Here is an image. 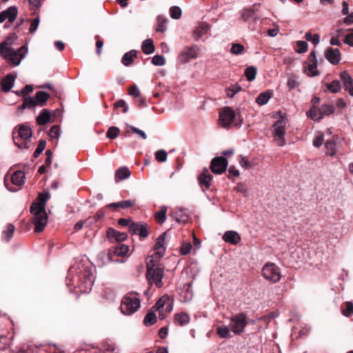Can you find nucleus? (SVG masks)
Masks as SVG:
<instances>
[{
	"label": "nucleus",
	"mask_w": 353,
	"mask_h": 353,
	"mask_svg": "<svg viewBox=\"0 0 353 353\" xmlns=\"http://www.w3.org/2000/svg\"><path fill=\"white\" fill-rule=\"evenodd\" d=\"M325 148L327 151V153L330 156H334L336 152V143L332 141H327L325 144Z\"/></svg>",
	"instance_id": "de8ad7c7"
},
{
	"label": "nucleus",
	"mask_w": 353,
	"mask_h": 353,
	"mask_svg": "<svg viewBox=\"0 0 353 353\" xmlns=\"http://www.w3.org/2000/svg\"><path fill=\"white\" fill-rule=\"evenodd\" d=\"M13 338V334L10 333L8 329L0 321V350H3L7 349Z\"/></svg>",
	"instance_id": "4468645a"
},
{
	"label": "nucleus",
	"mask_w": 353,
	"mask_h": 353,
	"mask_svg": "<svg viewBox=\"0 0 353 353\" xmlns=\"http://www.w3.org/2000/svg\"><path fill=\"white\" fill-rule=\"evenodd\" d=\"M325 57L333 65L338 64L341 61V52L338 48H327L325 52Z\"/></svg>",
	"instance_id": "aec40b11"
},
{
	"label": "nucleus",
	"mask_w": 353,
	"mask_h": 353,
	"mask_svg": "<svg viewBox=\"0 0 353 353\" xmlns=\"http://www.w3.org/2000/svg\"><path fill=\"white\" fill-rule=\"evenodd\" d=\"M334 111V108L332 105L324 104L320 108V113H321L323 117L324 116H328L332 114Z\"/></svg>",
	"instance_id": "09e8293b"
},
{
	"label": "nucleus",
	"mask_w": 353,
	"mask_h": 353,
	"mask_svg": "<svg viewBox=\"0 0 353 353\" xmlns=\"http://www.w3.org/2000/svg\"><path fill=\"white\" fill-rule=\"evenodd\" d=\"M173 309V299L165 294L156 302V311L159 312V318L163 320L165 317V313L170 312Z\"/></svg>",
	"instance_id": "6e6552de"
},
{
	"label": "nucleus",
	"mask_w": 353,
	"mask_h": 353,
	"mask_svg": "<svg viewBox=\"0 0 353 353\" xmlns=\"http://www.w3.org/2000/svg\"><path fill=\"white\" fill-rule=\"evenodd\" d=\"M257 69L254 66H249L245 70V76L248 81H253L256 74Z\"/></svg>",
	"instance_id": "37998d69"
},
{
	"label": "nucleus",
	"mask_w": 353,
	"mask_h": 353,
	"mask_svg": "<svg viewBox=\"0 0 353 353\" xmlns=\"http://www.w3.org/2000/svg\"><path fill=\"white\" fill-rule=\"evenodd\" d=\"M147 267L146 279L149 285V288L144 291V295L147 297L149 296L150 288L152 287L154 283V255L150 254L145 259Z\"/></svg>",
	"instance_id": "9d476101"
},
{
	"label": "nucleus",
	"mask_w": 353,
	"mask_h": 353,
	"mask_svg": "<svg viewBox=\"0 0 353 353\" xmlns=\"http://www.w3.org/2000/svg\"><path fill=\"white\" fill-rule=\"evenodd\" d=\"M223 239L227 243L236 245L241 241V236L238 232L230 230L225 232Z\"/></svg>",
	"instance_id": "b1692460"
},
{
	"label": "nucleus",
	"mask_w": 353,
	"mask_h": 353,
	"mask_svg": "<svg viewBox=\"0 0 353 353\" xmlns=\"http://www.w3.org/2000/svg\"><path fill=\"white\" fill-rule=\"evenodd\" d=\"M165 277V268L160 265H156V288H160L163 285V279Z\"/></svg>",
	"instance_id": "bb28decb"
},
{
	"label": "nucleus",
	"mask_w": 353,
	"mask_h": 353,
	"mask_svg": "<svg viewBox=\"0 0 353 353\" xmlns=\"http://www.w3.org/2000/svg\"><path fill=\"white\" fill-rule=\"evenodd\" d=\"M128 94L133 97L134 99L139 97L141 95L140 90L137 85H132L128 89Z\"/></svg>",
	"instance_id": "e2e57ef3"
},
{
	"label": "nucleus",
	"mask_w": 353,
	"mask_h": 353,
	"mask_svg": "<svg viewBox=\"0 0 353 353\" xmlns=\"http://www.w3.org/2000/svg\"><path fill=\"white\" fill-rule=\"evenodd\" d=\"M167 207L165 205H162L160 208V210L158 212H156V221L162 224L165 222L166 219V213H167Z\"/></svg>",
	"instance_id": "a19ab883"
},
{
	"label": "nucleus",
	"mask_w": 353,
	"mask_h": 353,
	"mask_svg": "<svg viewBox=\"0 0 353 353\" xmlns=\"http://www.w3.org/2000/svg\"><path fill=\"white\" fill-rule=\"evenodd\" d=\"M154 305H153L150 312L146 314L143 319V323L146 326L154 324Z\"/></svg>",
	"instance_id": "79ce46f5"
},
{
	"label": "nucleus",
	"mask_w": 353,
	"mask_h": 353,
	"mask_svg": "<svg viewBox=\"0 0 353 353\" xmlns=\"http://www.w3.org/2000/svg\"><path fill=\"white\" fill-rule=\"evenodd\" d=\"M307 114L314 121H319L323 118L321 113H320V108L319 110H316L314 108H311L307 112Z\"/></svg>",
	"instance_id": "3c124183"
},
{
	"label": "nucleus",
	"mask_w": 353,
	"mask_h": 353,
	"mask_svg": "<svg viewBox=\"0 0 353 353\" xmlns=\"http://www.w3.org/2000/svg\"><path fill=\"white\" fill-rule=\"evenodd\" d=\"M48 216L47 213H45L44 215L40 214L38 216H32V223L34 225L35 232L39 233L43 231L48 223Z\"/></svg>",
	"instance_id": "f3484780"
},
{
	"label": "nucleus",
	"mask_w": 353,
	"mask_h": 353,
	"mask_svg": "<svg viewBox=\"0 0 353 353\" xmlns=\"http://www.w3.org/2000/svg\"><path fill=\"white\" fill-rule=\"evenodd\" d=\"M167 236V232H163L156 239V255L163 256L165 251V241Z\"/></svg>",
	"instance_id": "4be33fe9"
},
{
	"label": "nucleus",
	"mask_w": 353,
	"mask_h": 353,
	"mask_svg": "<svg viewBox=\"0 0 353 353\" xmlns=\"http://www.w3.org/2000/svg\"><path fill=\"white\" fill-rule=\"evenodd\" d=\"M241 90V87L238 83L232 84L230 87L225 88V94L228 97L233 98L236 94Z\"/></svg>",
	"instance_id": "c9c22d12"
},
{
	"label": "nucleus",
	"mask_w": 353,
	"mask_h": 353,
	"mask_svg": "<svg viewBox=\"0 0 353 353\" xmlns=\"http://www.w3.org/2000/svg\"><path fill=\"white\" fill-rule=\"evenodd\" d=\"M317 63H309L307 66V70L309 71V73L307 74L310 77H316L319 75V72L317 71Z\"/></svg>",
	"instance_id": "680f3d73"
},
{
	"label": "nucleus",
	"mask_w": 353,
	"mask_h": 353,
	"mask_svg": "<svg viewBox=\"0 0 353 353\" xmlns=\"http://www.w3.org/2000/svg\"><path fill=\"white\" fill-rule=\"evenodd\" d=\"M341 83L338 80L333 81L327 85V88L332 93H337L341 90Z\"/></svg>",
	"instance_id": "8fccbe9b"
},
{
	"label": "nucleus",
	"mask_w": 353,
	"mask_h": 353,
	"mask_svg": "<svg viewBox=\"0 0 353 353\" xmlns=\"http://www.w3.org/2000/svg\"><path fill=\"white\" fill-rule=\"evenodd\" d=\"M130 233L132 235H138L140 240H143L149 234V228L146 223L141 222H134L130 225Z\"/></svg>",
	"instance_id": "f8f14e48"
},
{
	"label": "nucleus",
	"mask_w": 353,
	"mask_h": 353,
	"mask_svg": "<svg viewBox=\"0 0 353 353\" xmlns=\"http://www.w3.org/2000/svg\"><path fill=\"white\" fill-rule=\"evenodd\" d=\"M190 320V316L185 312L176 313L174 315V321L180 326H184L189 323Z\"/></svg>",
	"instance_id": "c756f323"
},
{
	"label": "nucleus",
	"mask_w": 353,
	"mask_h": 353,
	"mask_svg": "<svg viewBox=\"0 0 353 353\" xmlns=\"http://www.w3.org/2000/svg\"><path fill=\"white\" fill-rule=\"evenodd\" d=\"M32 136V131L29 125L23 123L16 126L13 131V141L14 145L20 149H28L30 140Z\"/></svg>",
	"instance_id": "7ed1b4c3"
},
{
	"label": "nucleus",
	"mask_w": 353,
	"mask_h": 353,
	"mask_svg": "<svg viewBox=\"0 0 353 353\" xmlns=\"http://www.w3.org/2000/svg\"><path fill=\"white\" fill-rule=\"evenodd\" d=\"M138 51L132 50L124 54L121 59V63L125 65L129 66L134 62V59L137 57Z\"/></svg>",
	"instance_id": "cd10ccee"
},
{
	"label": "nucleus",
	"mask_w": 353,
	"mask_h": 353,
	"mask_svg": "<svg viewBox=\"0 0 353 353\" xmlns=\"http://www.w3.org/2000/svg\"><path fill=\"white\" fill-rule=\"evenodd\" d=\"M49 98L50 94L43 91H37L34 97L37 105L40 107L44 106Z\"/></svg>",
	"instance_id": "c85d7f7f"
},
{
	"label": "nucleus",
	"mask_w": 353,
	"mask_h": 353,
	"mask_svg": "<svg viewBox=\"0 0 353 353\" xmlns=\"http://www.w3.org/2000/svg\"><path fill=\"white\" fill-rule=\"evenodd\" d=\"M60 134V127L57 125H52L48 132V135L52 139H58Z\"/></svg>",
	"instance_id": "5fc2aeb1"
},
{
	"label": "nucleus",
	"mask_w": 353,
	"mask_h": 353,
	"mask_svg": "<svg viewBox=\"0 0 353 353\" xmlns=\"http://www.w3.org/2000/svg\"><path fill=\"white\" fill-rule=\"evenodd\" d=\"M216 333L223 339H227L231 336L229 327L226 325L219 326L216 329Z\"/></svg>",
	"instance_id": "c03bdc74"
},
{
	"label": "nucleus",
	"mask_w": 353,
	"mask_h": 353,
	"mask_svg": "<svg viewBox=\"0 0 353 353\" xmlns=\"http://www.w3.org/2000/svg\"><path fill=\"white\" fill-rule=\"evenodd\" d=\"M50 198V194L48 192H40L38 194L37 201H34L35 203L46 208V203L48 199Z\"/></svg>",
	"instance_id": "4c0bfd02"
},
{
	"label": "nucleus",
	"mask_w": 353,
	"mask_h": 353,
	"mask_svg": "<svg viewBox=\"0 0 353 353\" xmlns=\"http://www.w3.org/2000/svg\"><path fill=\"white\" fill-rule=\"evenodd\" d=\"M170 13L172 18L178 19L181 17L182 12L179 7L172 6L170 9Z\"/></svg>",
	"instance_id": "4d7b16f0"
},
{
	"label": "nucleus",
	"mask_w": 353,
	"mask_h": 353,
	"mask_svg": "<svg viewBox=\"0 0 353 353\" xmlns=\"http://www.w3.org/2000/svg\"><path fill=\"white\" fill-rule=\"evenodd\" d=\"M129 251V247L121 243H118L115 247L112 249V252L114 259L118 256H125Z\"/></svg>",
	"instance_id": "a878e982"
},
{
	"label": "nucleus",
	"mask_w": 353,
	"mask_h": 353,
	"mask_svg": "<svg viewBox=\"0 0 353 353\" xmlns=\"http://www.w3.org/2000/svg\"><path fill=\"white\" fill-rule=\"evenodd\" d=\"M51 114L48 109H43L40 114L37 117L36 121L39 125H45L50 121Z\"/></svg>",
	"instance_id": "393cba45"
},
{
	"label": "nucleus",
	"mask_w": 353,
	"mask_h": 353,
	"mask_svg": "<svg viewBox=\"0 0 353 353\" xmlns=\"http://www.w3.org/2000/svg\"><path fill=\"white\" fill-rule=\"evenodd\" d=\"M212 176L208 169H204L198 177V181L202 188L209 189L211 186Z\"/></svg>",
	"instance_id": "412c9836"
},
{
	"label": "nucleus",
	"mask_w": 353,
	"mask_h": 353,
	"mask_svg": "<svg viewBox=\"0 0 353 353\" xmlns=\"http://www.w3.org/2000/svg\"><path fill=\"white\" fill-rule=\"evenodd\" d=\"M25 173L21 170L14 171L10 176V183L17 186H21L25 182Z\"/></svg>",
	"instance_id": "5701e85b"
},
{
	"label": "nucleus",
	"mask_w": 353,
	"mask_h": 353,
	"mask_svg": "<svg viewBox=\"0 0 353 353\" xmlns=\"http://www.w3.org/2000/svg\"><path fill=\"white\" fill-rule=\"evenodd\" d=\"M228 160L224 157H216L212 159L210 169L214 174H221L226 171Z\"/></svg>",
	"instance_id": "ddd939ff"
},
{
	"label": "nucleus",
	"mask_w": 353,
	"mask_h": 353,
	"mask_svg": "<svg viewBox=\"0 0 353 353\" xmlns=\"http://www.w3.org/2000/svg\"><path fill=\"white\" fill-rule=\"evenodd\" d=\"M141 50L145 54H150L154 51V45L152 39H147L143 41Z\"/></svg>",
	"instance_id": "7c9ffc66"
},
{
	"label": "nucleus",
	"mask_w": 353,
	"mask_h": 353,
	"mask_svg": "<svg viewBox=\"0 0 353 353\" xmlns=\"http://www.w3.org/2000/svg\"><path fill=\"white\" fill-rule=\"evenodd\" d=\"M30 21V26L29 28V32L32 34L37 31V30L38 28V26H39V24L40 22L39 17L38 16L36 18L31 19Z\"/></svg>",
	"instance_id": "6e6d98bb"
},
{
	"label": "nucleus",
	"mask_w": 353,
	"mask_h": 353,
	"mask_svg": "<svg viewBox=\"0 0 353 353\" xmlns=\"http://www.w3.org/2000/svg\"><path fill=\"white\" fill-rule=\"evenodd\" d=\"M104 215H105V212H104L103 209H100L96 212V214L92 217H90L88 219V221L91 220L90 221L91 223H97L99 221H100L104 216Z\"/></svg>",
	"instance_id": "13d9d810"
},
{
	"label": "nucleus",
	"mask_w": 353,
	"mask_h": 353,
	"mask_svg": "<svg viewBox=\"0 0 353 353\" xmlns=\"http://www.w3.org/2000/svg\"><path fill=\"white\" fill-rule=\"evenodd\" d=\"M345 305V307L342 310V314L346 317H350L353 314V303L347 301Z\"/></svg>",
	"instance_id": "864d4df0"
},
{
	"label": "nucleus",
	"mask_w": 353,
	"mask_h": 353,
	"mask_svg": "<svg viewBox=\"0 0 353 353\" xmlns=\"http://www.w3.org/2000/svg\"><path fill=\"white\" fill-rule=\"evenodd\" d=\"M30 212L32 214V216H38L40 214L44 215V214L46 213V208L35 202L32 203Z\"/></svg>",
	"instance_id": "72a5a7b5"
},
{
	"label": "nucleus",
	"mask_w": 353,
	"mask_h": 353,
	"mask_svg": "<svg viewBox=\"0 0 353 353\" xmlns=\"http://www.w3.org/2000/svg\"><path fill=\"white\" fill-rule=\"evenodd\" d=\"M236 113L232 108L225 107L219 113V124L225 128H228L232 123L238 125V123H235Z\"/></svg>",
	"instance_id": "1a4fd4ad"
},
{
	"label": "nucleus",
	"mask_w": 353,
	"mask_h": 353,
	"mask_svg": "<svg viewBox=\"0 0 353 353\" xmlns=\"http://www.w3.org/2000/svg\"><path fill=\"white\" fill-rule=\"evenodd\" d=\"M244 50V47L240 43H234L232 46L230 52L236 55L241 54Z\"/></svg>",
	"instance_id": "bf43d9fd"
},
{
	"label": "nucleus",
	"mask_w": 353,
	"mask_h": 353,
	"mask_svg": "<svg viewBox=\"0 0 353 353\" xmlns=\"http://www.w3.org/2000/svg\"><path fill=\"white\" fill-rule=\"evenodd\" d=\"M192 245L190 243H183L180 248V252L183 255H186L190 252Z\"/></svg>",
	"instance_id": "338daca9"
},
{
	"label": "nucleus",
	"mask_w": 353,
	"mask_h": 353,
	"mask_svg": "<svg viewBox=\"0 0 353 353\" xmlns=\"http://www.w3.org/2000/svg\"><path fill=\"white\" fill-rule=\"evenodd\" d=\"M261 272L265 279L274 283L281 280V270L275 263H265L262 268Z\"/></svg>",
	"instance_id": "423d86ee"
},
{
	"label": "nucleus",
	"mask_w": 353,
	"mask_h": 353,
	"mask_svg": "<svg viewBox=\"0 0 353 353\" xmlns=\"http://www.w3.org/2000/svg\"><path fill=\"white\" fill-rule=\"evenodd\" d=\"M296 46L299 48L296 52L297 53H303L305 52L307 50V43L306 41H298L296 42Z\"/></svg>",
	"instance_id": "0e129e2a"
},
{
	"label": "nucleus",
	"mask_w": 353,
	"mask_h": 353,
	"mask_svg": "<svg viewBox=\"0 0 353 353\" xmlns=\"http://www.w3.org/2000/svg\"><path fill=\"white\" fill-rule=\"evenodd\" d=\"M23 100L26 103V105L27 108H29V109H32L34 107L38 106L37 103H36L35 99H33L31 97L24 96Z\"/></svg>",
	"instance_id": "052dcab7"
},
{
	"label": "nucleus",
	"mask_w": 353,
	"mask_h": 353,
	"mask_svg": "<svg viewBox=\"0 0 353 353\" xmlns=\"http://www.w3.org/2000/svg\"><path fill=\"white\" fill-rule=\"evenodd\" d=\"M9 45L10 43L7 41L0 43V56L14 66L19 65L21 59L28 52V48L26 46H22L17 50H14L12 48L9 47Z\"/></svg>",
	"instance_id": "f03ea898"
},
{
	"label": "nucleus",
	"mask_w": 353,
	"mask_h": 353,
	"mask_svg": "<svg viewBox=\"0 0 353 353\" xmlns=\"http://www.w3.org/2000/svg\"><path fill=\"white\" fill-rule=\"evenodd\" d=\"M200 54V48L198 46L185 47L179 54L178 60L181 63L188 62L192 59L197 58Z\"/></svg>",
	"instance_id": "9b49d317"
},
{
	"label": "nucleus",
	"mask_w": 353,
	"mask_h": 353,
	"mask_svg": "<svg viewBox=\"0 0 353 353\" xmlns=\"http://www.w3.org/2000/svg\"><path fill=\"white\" fill-rule=\"evenodd\" d=\"M118 259H114L112 252V249L101 251L97 255V261L99 265H104L111 262L118 261Z\"/></svg>",
	"instance_id": "a211bd4d"
},
{
	"label": "nucleus",
	"mask_w": 353,
	"mask_h": 353,
	"mask_svg": "<svg viewBox=\"0 0 353 353\" xmlns=\"http://www.w3.org/2000/svg\"><path fill=\"white\" fill-rule=\"evenodd\" d=\"M8 21L12 23L17 18L18 14V9L16 6H10L7 10L3 11Z\"/></svg>",
	"instance_id": "f704fd0d"
},
{
	"label": "nucleus",
	"mask_w": 353,
	"mask_h": 353,
	"mask_svg": "<svg viewBox=\"0 0 353 353\" xmlns=\"http://www.w3.org/2000/svg\"><path fill=\"white\" fill-rule=\"evenodd\" d=\"M130 175V170L126 167L119 168L115 172L116 181L124 180L128 178Z\"/></svg>",
	"instance_id": "473e14b6"
},
{
	"label": "nucleus",
	"mask_w": 353,
	"mask_h": 353,
	"mask_svg": "<svg viewBox=\"0 0 353 353\" xmlns=\"http://www.w3.org/2000/svg\"><path fill=\"white\" fill-rule=\"evenodd\" d=\"M17 73L13 72L8 74L1 81V90L4 92H9L14 85Z\"/></svg>",
	"instance_id": "6ab92c4d"
},
{
	"label": "nucleus",
	"mask_w": 353,
	"mask_h": 353,
	"mask_svg": "<svg viewBox=\"0 0 353 353\" xmlns=\"http://www.w3.org/2000/svg\"><path fill=\"white\" fill-rule=\"evenodd\" d=\"M140 307V299L139 294L134 292L126 294L122 299L120 308L125 315L134 314Z\"/></svg>",
	"instance_id": "20e7f679"
},
{
	"label": "nucleus",
	"mask_w": 353,
	"mask_h": 353,
	"mask_svg": "<svg viewBox=\"0 0 353 353\" xmlns=\"http://www.w3.org/2000/svg\"><path fill=\"white\" fill-rule=\"evenodd\" d=\"M248 324V318L245 313H239L230 318V327L234 334H240L244 332Z\"/></svg>",
	"instance_id": "0eeeda50"
},
{
	"label": "nucleus",
	"mask_w": 353,
	"mask_h": 353,
	"mask_svg": "<svg viewBox=\"0 0 353 353\" xmlns=\"http://www.w3.org/2000/svg\"><path fill=\"white\" fill-rule=\"evenodd\" d=\"M106 236L110 241L118 242L119 243L124 241L128 238V234L125 232H121L112 228H108L106 231Z\"/></svg>",
	"instance_id": "dca6fc26"
},
{
	"label": "nucleus",
	"mask_w": 353,
	"mask_h": 353,
	"mask_svg": "<svg viewBox=\"0 0 353 353\" xmlns=\"http://www.w3.org/2000/svg\"><path fill=\"white\" fill-rule=\"evenodd\" d=\"M340 78L343 83V86L345 89L352 85L353 79L347 71H343L340 73Z\"/></svg>",
	"instance_id": "e433bc0d"
},
{
	"label": "nucleus",
	"mask_w": 353,
	"mask_h": 353,
	"mask_svg": "<svg viewBox=\"0 0 353 353\" xmlns=\"http://www.w3.org/2000/svg\"><path fill=\"white\" fill-rule=\"evenodd\" d=\"M286 124L287 119L281 117L272 126L274 141L279 146H284L286 144L285 139Z\"/></svg>",
	"instance_id": "39448f33"
},
{
	"label": "nucleus",
	"mask_w": 353,
	"mask_h": 353,
	"mask_svg": "<svg viewBox=\"0 0 353 353\" xmlns=\"http://www.w3.org/2000/svg\"><path fill=\"white\" fill-rule=\"evenodd\" d=\"M120 133V129L118 127L111 126L106 132V137L113 140L116 139Z\"/></svg>",
	"instance_id": "a18cd8bd"
},
{
	"label": "nucleus",
	"mask_w": 353,
	"mask_h": 353,
	"mask_svg": "<svg viewBox=\"0 0 353 353\" xmlns=\"http://www.w3.org/2000/svg\"><path fill=\"white\" fill-rule=\"evenodd\" d=\"M46 145V141L44 139H41L39 141V143L37 145V147L35 150V151L33 153V158L37 159L39 157V155L42 153V152L44 150Z\"/></svg>",
	"instance_id": "49530a36"
},
{
	"label": "nucleus",
	"mask_w": 353,
	"mask_h": 353,
	"mask_svg": "<svg viewBox=\"0 0 353 353\" xmlns=\"http://www.w3.org/2000/svg\"><path fill=\"white\" fill-rule=\"evenodd\" d=\"M14 229L15 228L13 224H8L6 229L3 232L2 238L7 242L9 241L13 236Z\"/></svg>",
	"instance_id": "58836bf2"
},
{
	"label": "nucleus",
	"mask_w": 353,
	"mask_h": 353,
	"mask_svg": "<svg viewBox=\"0 0 353 353\" xmlns=\"http://www.w3.org/2000/svg\"><path fill=\"white\" fill-rule=\"evenodd\" d=\"M136 204V200L128 199L118 202L107 204L105 208L110 209L114 212H119L121 209H129L134 207Z\"/></svg>",
	"instance_id": "2eb2a0df"
},
{
	"label": "nucleus",
	"mask_w": 353,
	"mask_h": 353,
	"mask_svg": "<svg viewBox=\"0 0 353 353\" xmlns=\"http://www.w3.org/2000/svg\"><path fill=\"white\" fill-rule=\"evenodd\" d=\"M93 267L90 263L80 262L70 267L68 276L72 275L71 283L81 291L90 290L94 283Z\"/></svg>",
	"instance_id": "f257e3e1"
},
{
	"label": "nucleus",
	"mask_w": 353,
	"mask_h": 353,
	"mask_svg": "<svg viewBox=\"0 0 353 353\" xmlns=\"http://www.w3.org/2000/svg\"><path fill=\"white\" fill-rule=\"evenodd\" d=\"M271 97V93L269 91L261 92L256 99V102L260 105H263L266 104Z\"/></svg>",
	"instance_id": "ea45409f"
},
{
	"label": "nucleus",
	"mask_w": 353,
	"mask_h": 353,
	"mask_svg": "<svg viewBox=\"0 0 353 353\" xmlns=\"http://www.w3.org/2000/svg\"><path fill=\"white\" fill-rule=\"evenodd\" d=\"M209 30V26L205 23H200L194 32V35L196 40L201 38Z\"/></svg>",
	"instance_id": "2f4dec72"
},
{
	"label": "nucleus",
	"mask_w": 353,
	"mask_h": 353,
	"mask_svg": "<svg viewBox=\"0 0 353 353\" xmlns=\"http://www.w3.org/2000/svg\"><path fill=\"white\" fill-rule=\"evenodd\" d=\"M168 158V153L165 150L161 149L156 151V161L159 163L165 162Z\"/></svg>",
	"instance_id": "603ef678"
},
{
	"label": "nucleus",
	"mask_w": 353,
	"mask_h": 353,
	"mask_svg": "<svg viewBox=\"0 0 353 353\" xmlns=\"http://www.w3.org/2000/svg\"><path fill=\"white\" fill-rule=\"evenodd\" d=\"M114 108H122L123 112L126 113L128 111V105L123 99H119L114 104Z\"/></svg>",
	"instance_id": "69168bd1"
},
{
	"label": "nucleus",
	"mask_w": 353,
	"mask_h": 353,
	"mask_svg": "<svg viewBox=\"0 0 353 353\" xmlns=\"http://www.w3.org/2000/svg\"><path fill=\"white\" fill-rule=\"evenodd\" d=\"M344 42L350 46H353V28L345 36Z\"/></svg>",
	"instance_id": "774afa93"
}]
</instances>
